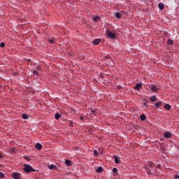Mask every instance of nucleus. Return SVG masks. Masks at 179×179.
<instances>
[{
  "label": "nucleus",
  "instance_id": "nucleus-1",
  "mask_svg": "<svg viewBox=\"0 0 179 179\" xmlns=\"http://www.w3.org/2000/svg\"><path fill=\"white\" fill-rule=\"evenodd\" d=\"M106 36L108 38H109L110 40H116L117 39V31L116 30H113L111 31L110 29H108L106 28Z\"/></svg>",
  "mask_w": 179,
  "mask_h": 179
},
{
  "label": "nucleus",
  "instance_id": "nucleus-2",
  "mask_svg": "<svg viewBox=\"0 0 179 179\" xmlns=\"http://www.w3.org/2000/svg\"><path fill=\"white\" fill-rule=\"evenodd\" d=\"M24 171H25V173H35L36 169H33V167H31V166L25 164H24Z\"/></svg>",
  "mask_w": 179,
  "mask_h": 179
},
{
  "label": "nucleus",
  "instance_id": "nucleus-3",
  "mask_svg": "<svg viewBox=\"0 0 179 179\" xmlns=\"http://www.w3.org/2000/svg\"><path fill=\"white\" fill-rule=\"evenodd\" d=\"M171 136H173V133H171V131H166L164 134V138H166V139H170Z\"/></svg>",
  "mask_w": 179,
  "mask_h": 179
},
{
  "label": "nucleus",
  "instance_id": "nucleus-4",
  "mask_svg": "<svg viewBox=\"0 0 179 179\" xmlns=\"http://www.w3.org/2000/svg\"><path fill=\"white\" fill-rule=\"evenodd\" d=\"M13 177L14 179H22V175L19 173H13Z\"/></svg>",
  "mask_w": 179,
  "mask_h": 179
},
{
  "label": "nucleus",
  "instance_id": "nucleus-5",
  "mask_svg": "<svg viewBox=\"0 0 179 179\" xmlns=\"http://www.w3.org/2000/svg\"><path fill=\"white\" fill-rule=\"evenodd\" d=\"M100 43H101V39H100V38H96V39L94 40L92 42L94 45H99V44H100Z\"/></svg>",
  "mask_w": 179,
  "mask_h": 179
},
{
  "label": "nucleus",
  "instance_id": "nucleus-6",
  "mask_svg": "<svg viewBox=\"0 0 179 179\" xmlns=\"http://www.w3.org/2000/svg\"><path fill=\"white\" fill-rule=\"evenodd\" d=\"M150 90L157 93V92L159 90V88H157V86L156 85H153L151 86Z\"/></svg>",
  "mask_w": 179,
  "mask_h": 179
},
{
  "label": "nucleus",
  "instance_id": "nucleus-7",
  "mask_svg": "<svg viewBox=\"0 0 179 179\" xmlns=\"http://www.w3.org/2000/svg\"><path fill=\"white\" fill-rule=\"evenodd\" d=\"M141 87H142V84L137 83L135 87H134V90H141Z\"/></svg>",
  "mask_w": 179,
  "mask_h": 179
},
{
  "label": "nucleus",
  "instance_id": "nucleus-8",
  "mask_svg": "<svg viewBox=\"0 0 179 179\" xmlns=\"http://www.w3.org/2000/svg\"><path fill=\"white\" fill-rule=\"evenodd\" d=\"M149 99L152 103H155V101H157V97H156V95H152Z\"/></svg>",
  "mask_w": 179,
  "mask_h": 179
},
{
  "label": "nucleus",
  "instance_id": "nucleus-9",
  "mask_svg": "<svg viewBox=\"0 0 179 179\" xmlns=\"http://www.w3.org/2000/svg\"><path fill=\"white\" fill-rule=\"evenodd\" d=\"M35 148H36V149H37V150H41V149H43V145L41 143H37L35 145Z\"/></svg>",
  "mask_w": 179,
  "mask_h": 179
},
{
  "label": "nucleus",
  "instance_id": "nucleus-10",
  "mask_svg": "<svg viewBox=\"0 0 179 179\" xmlns=\"http://www.w3.org/2000/svg\"><path fill=\"white\" fill-rule=\"evenodd\" d=\"M114 159H115V163L116 164H120V163H121V159H120V157L115 156Z\"/></svg>",
  "mask_w": 179,
  "mask_h": 179
},
{
  "label": "nucleus",
  "instance_id": "nucleus-11",
  "mask_svg": "<svg viewBox=\"0 0 179 179\" xmlns=\"http://www.w3.org/2000/svg\"><path fill=\"white\" fill-rule=\"evenodd\" d=\"M155 106L156 108H159V107H162V106H163V102H162V101L156 102L155 103Z\"/></svg>",
  "mask_w": 179,
  "mask_h": 179
},
{
  "label": "nucleus",
  "instance_id": "nucleus-12",
  "mask_svg": "<svg viewBox=\"0 0 179 179\" xmlns=\"http://www.w3.org/2000/svg\"><path fill=\"white\" fill-rule=\"evenodd\" d=\"M65 164H66L68 167H69V166H72V162H71V160H69V159H66V160H65Z\"/></svg>",
  "mask_w": 179,
  "mask_h": 179
},
{
  "label": "nucleus",
  "instance_id": "nucleus-13",
  "mask_svg": "<svg viewBox=\"0 0 179 179\" xmlns=\"http://www.w3.org/2000/svg\"><path fill=\"white\" fill-rule=\"evenodd\" d=\"M143 106L144 107H148L149 106V101L146 100V99H143Z\"/></svg>",
  "mask_w": 179,
  "mask_h": 179
},
{
  "label": "nucleus",
  "instance_id": "nucleus-14",
  "mask_svg": "<svg viewBox=\"0 0 179 179\" xmlns=\"http://www.w3.org/2000/svg\"><path fill=\"white\" fill-rule=\"evenodd\" d=\"M49 170H57V166L54 164H51L48 166Z\"/></svg>",
  "mask_w": 179,
  "mask_h": 179
},
{
  "label": "nucleus",
  "instance_id": "nucleus-15",
  "mask_svg": "<svg viewBox=\"0 0 179 179\" xmlns=\"http://www.w3.org/2000/svg\"><path fill=\"white\" fill-rule=\"evenodd\" d=\"M158 8L160 10H163V9H164V4L163 3H159L158 5Z\"/></svg>",
  "mask_w": 179,
  "mask_h": 179
},
{
  "label": "nucleus",
  "instance_id": "nucleus-16",
  "mask_svg": "<svg viewBox=\"0 0 179 179\" xmlns=\"http://www.w3.org/2000/svg\"><path fill=\"white\" fill-rule=\"evenodd\" d=\"M122 17V15H121V13L117 12V13H115V17H116L117 19H121Z\"/></svg>",
  "mask_w": 179,
  "mask_h": 179
},
{
  "label": "nucleus",
  "instance_id": "nucleus-17",
  "mask_svg": "<svg viewBox=\"0 0 179 179\" xmlns=\"http://www.w3.org/2000/svg\"><path fill=\"white\" fill-rule=\"evenodd\" d=\"M55 41H57V40H55V38H52L50 39H48V42L50 44H54L55 43Z\"/></svg>",
  "mask_w": 179,
  "mask_h": 179
},
{
  "label": "nucleus",
  "instance_id": "nucleus-18",
  "mask_svg": "<svg viewBox=\"0 0 179 179\" xmlns=\"http://www.w3.org/2000/svg\"><path fill=\"white\" fill-rule=\"evenodd\" d=\"M167 44L168 45H173V44H174V41L172 39H168Z\"/></svg>",
  "mask_w": 179,
  "mask_h": 179
},
{
  "label": "nucleus",
  "instance_id": "nucleus-19",
  "mask_svg": "<svg viewBox=\"0 0 179 179\" xmlns=\"http://www.w3.org/2000/svg\"><path fill=\"white\" fill-rule=\"evenodd\" d=\"M164 108L169 111V110H171V106L170 104H165Z\"/></svg>",
  "mask_w": 179,
  "mask_h": 179
},
{
  "label": "nucleus",
  "instance_id": "nucleus-20",
  "mask_svg": "<svg viewBox=\"0 0 179 179\" xmlns=\"http://www.w3.org/2000/svg\"><path fill=\"white\" fill-rule=\"evenodd\" d=\"M103 171V167L101 166H99L96 169V173H102Z\"/></svg>",
  "mask_w": 179,
  "mask_h": 179
},
{
  "label": "nucleus",
  "instance_id": "nucleus-21",
  "mask_svg": "<svg viewBox=\"0 0 179 179\" xmlns=\"http://www.w3.org/2000/svg\"><path fill=\"white\" fill-rule=\"evenodd\" d=\"M22 118L23 120H29V115L27 114H22Z\"/></svg>",
  "mask_w": 179,
  "mask_h": 179
},
{
  "label": "nucleus",
  "instance_id": "nucleus-22",
  "mask_svg": "<svg viewBox=\"0 0 179 179\" xmlns=\"http://www.w3.org/2000/svg\"><path fill=\"white\" fill-rule=\"evenodd\" d=\"M141 121H145V120H146V115H145V114H142L140 117Z\"/></svg>",
  "mask_w": 179,
  "mask_h": 179
},
{
  "label": "nucleus",
  "instance_id": "nucleus-23",
  "mask_svg": "<svg viewBox=\"0 0 179 179\" xmlns=\"http://www.w3.org/2000/svg\"><path fill=\"white\" fill-rule=\"evenodd\" d=\"M93 20L94 22H99V20H100V17L99 16L94 17L93 18Z\"/></svg>",
  "mask_w": 179,
  "mask_h": 179
},
{
  "label": "nucleus",
  "instance_id": "nucleus-24",
  "mask_svg": "<svg viewBox=\"0 0 179 179\" xmlns=\"http://www.w3.org/2000/svg\"><path fill=\"white\" fill-rule=\"evenodd\" d=\"M60 117H61V114H59V113H56L55 115V117L56 120H59Z\"/></svg>",
  "mask_w": 179,
  "mask_h": 179
},
{
  "label": "nucleus",
  "instance_id": "nucleus-25",
  "mask_svg": "<svg viewBox=\"0 0 179 179\" xmlns=\"http://www.w3.org/2000/svg\"><path fill=\"white\" fill-rule=\"evenodd\" d=\"M147 173L148 174V176H152V174H153V172H152V170L148 169Z\"/></svg>",
  "mask_w": 179,
  "mask_h": 179
},
{
  "label": "nucleus",
  "instance_id": "nucleus-26",
  "mask_svg": "<svg viewBox=\"0 0 179 179\" xmlns=\"http://www.w3.org/2000/svg\"><path fill=\"white\" fill-rule=\"evenodd\" d=\"M93 153L94 156H99V152H97V150H94Z\"/></svg>",
  "mask_w": 179,
  "mask_h": 179
},
{
  "label": "nucleus",
  "instance_id": "nucleus-27",
  "mask_svg": "<svg viewBox=\"0 0 179 179\" xmlns=\"http://www.w3.org/2000/svg\"><path fill=\"white\" fill-rule=\"evenodd\" d=\"M69 127H71V128H73V122H72V121H69Z\"/></svg>",
  "mask_w": 179,
  "mask_h": 179
},
{
  "label": "nucleus",
  "instance_id": "nucleus-28",
  "mask_svg": "<svg viewBox=\"0 0 179 179\" xmlns=\"http://www.w3.org/2000/svg\"><path fill=\"white\" fill-rule=\"evenodd\" d=\"M0 178H5V174L2 172H0Z\"/></svg>",
  "mask_w": 179,
  "mask_h": 179
},
{
  "label": "nucleus",
  "instance_id": "nucleus-29",
  "mask_svg": "<svg viewBox=\"0 0 179 179\" xmlns=\"http://www.w3.org/2000/svg\"><path fill=\"white\" fill-rule=\"evenodd\" d=\"M5 45H6V44H5L4 42H2V43L0 44V47H1V48H3V47H5Z\"/></svg>",
  "mask_w": 179,
  "mask_h": 179
},
{
  "label": "nucleus",
  "instance_id": "nucleus-30",
  "mask_svg": "<svg viewBox=\"0 0 179 179\" xmlns=\"http://www.w3.org/2000/svg\"><path fill=\"white\" fill-rule=\"evenodd\" d=\"M118 172V169L117 168H113V173H117Z\"/></svg>",
  "mask_w": 179,
  "mask_h": 179
},
{
  "label": "nucleus",
  "instance_id": "nucleus-31",
  "mask_svg": "<svg viewBox=\"0 0 179 179\" xmlns=\"http://www.w3.org/2000/svg\"><path fill=\"white\" fill-rule=\"evenodd\" d=\"M34 75H38V71L34 70L33 72Z\"/></svg>",
  "mask_w": 179,
  "mask_h": 179
},
{
  "label": "nucleus",
  "instance_id": "nucleus-32",
  "mask_svg": "<svg viewBox=\"0 0 179 179\" xmlns=\"http://www.w3.org/2000/svg\"><path fill=\"white\" fill-rule=\"evenodd\" d=\"M148 166H150V167H153V163L152 162H149L148 163Z\"/></svg>",
  "mask_w": 179,
  "mask_h": 179
},
{
  "label": "nucleus",
  "instance_id": "nucleus-33",
  "mask_svg": "<svg viewBox=\"0 0 179 179\" xmlns=\"http://www.w3.org/2000/svg\"><path fill=\"white\" fill-rule=\"evenodd\" d=\"M174 178L175 179H178L179 178V176L178 175H174Z\"/></svg>",
  "mask_w": 179,
  "mask_h": 179
},
{
  "label": "nucleus",
  "instance_id": "nucleus-34",
  "mask_svg": "<svg viewBox=\"0 0 179 179\" xmlns=\"http://www.w3.org/2000/svg\"><path fill=\"white\" fill-rule=\"evenodd\" d=\"M3 156H2V152H0V159H2Z\"/></svg>",
  "mask_w": 179,
  "mask_h": 179
},
{
  "label": "nucleus",
  "instance_id": "nucleus-35",
  "mask_svg": "<svg viewBox=\"0 0 179 179\" xmlns=\"http://www.w3.org/2000/svg\"><path fill=\"white\" fill-rule=\"evenodd\" d=\"M24 158L26 159V160H30V159H29V157H24Z\"/></svg>",
  "mask_w": 179,
  "mask_h": 179
},
{
  "label": "nucleus",
  "instance_id": "nucleus-36",
  "mask_svg": "<svg viewBox=\"0 0 179 179\" xmlns=\"http://www.w3.org/2000/svg\"><path fill=\"white\" fill-rule=\"evenodd\" d=\"M80 120H81V121H83V120H85V117H80Z\"/></svg>",
  "mask_w": 179,
  "mask_h": 179
},
{
  "label": "nucleus",
  "instance_id": "nucleus-37",
  "mask_svg": "<svg viewBox=\"0 0 179 179\" xmlns=\"http://www.w3.org/2000/svg\"><path fill=\"white\" fill-rule=\"evenodd\" d=\"M160 141H164V138H160Z\"/></svg>",
  "mask_w": 179,
  "mask_h": 179
},
{
  "label": "nucleus",
  "instance_id": "nucleus-38",
  "mask_svg": "<svg viewBox=\"0 0 179 179\" xmlns=\"http://www.w3.org/2000/svg\"><path fill=\"white\" fill-rule=\"evenodd\" d=\"M37 69H38V71H40V67H38Z\"/></svg>",
  "mask_w": 179,
  "mask_h": 179
},
{
  "label": "nucleus",
  "instance_id": "nucleus-39",
  "mask_svg": "<svg viewBox=\"0 0 179 179\" xmlns=\"http://www.w3.org/2000/svg\"><path fill=\"white\" fill-rule=\"evenodd\" d=\"M2 165L0 164V167Z\"/></svg>",
  "mask_w": 179,
  "mask_h": 179
},
{
  "label": "nucleus",
  "instance_id": "nucleus-40",
  "mask_svg": "<svg viewBox=\"0 0 179 179\" xmlns=\"http://www.w3.org/2000/svg\"><path fill=\"white\" fill-rule=\"evenodd\" d=\"M159 166H158L157 168L159 169Z\"/></svg>",
  "mask_w": 179,
  "mask_h": 179
}]
</instances>
